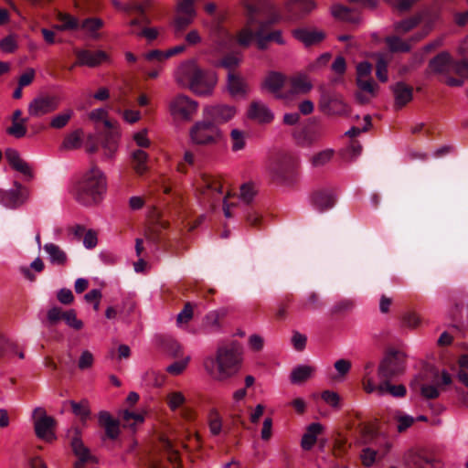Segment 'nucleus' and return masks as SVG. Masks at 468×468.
I'll use <instances>...</instances> for the list:
<instances>
[{
  "instance_id": "obj_1",
  "label": "nucleus",
  "mask_w": 468,
  "mask_h": 468,
  "mask_svg": "<svg viewBox=\"0 0 468 468\" xmlns=\"http://www.w3.org/2000/svg\"><path fill=\"white\" fill-rule=\"evenodd\" d=\"M242 348L233 341L218 346L215 356L204 359L203 367L207 375L218 381H224L233 377L240 368Z\"/></svg>"
},
{
  "instance_id": "obj_2",
  "label": "nucleus",
  "mask_w": 468,
  "mask_h": 468,
  "mask_svg": "<svg viewBox=\"0 0 468 468\" xmlns=\"http://www.w3.org/2000/svg\"><path fill=\"white\" fill-rule=\"evenodd\" d=\"M173 76L179 87L187 88L198 96L211 95L217 84L216 74L202 69L194 59L180 63Z\"/></svg>"
},
{
  "instance_id": "obj_3",
  "label": "nucleus",
  "mask_w": 468,
  "mask_h": 468,
  "mask_svg": "<svg viewBox=\"0 0 468 468\" xmlns=\"http://www.w3.org/2000/svg\"><path fill=\"white\" fill-rule=\"evenodd\" d=\"M107 191V179L104 173L97 166L84 172L73 183L71 194L77 202L83 206L100 203Z\"/></svg>"
},
{
  "instance_id": "obj_4",
  "label": "nucleus",
  "mask_w": 468,
  "mask_h": 468,
  "mask_svg": "<svg viewBox=\"0 0 468 468\" xmlns=\"http://www.w3.org/2000/svg\"><path fill=\"white\" fill-rule=\"evenodd\" d=\"M298 158L290 153H278L268 158L265 173L274 182L291 186L298 179Z\"/></svg>"
},
{
  "instance_id": "obj_5",
  "label": "nucleus",
  "mask_w": 468,
  "mask_h": 468,
  "mask_svg": "<svg viewBox=\"0 0 468 468\" xmlns=\"http://www.w3.org/2000/svg\"><path fill=\"white\" fill-rule=\"evenodd\" d=\"M407 366L406 356L399 351H391L385 355L378 367L379 382L399 381L405 374Z\"/></svg>"
},
{
  "instance_id": "obj_6",
  "label": "nucleus",
  "mask_w": 468,
  "mask_h": 468,
  "mask_svg": "<svg viewBox=\"0 0 468 468\" xmlns=\"http://www.w3.org/2000/svg\"><path fill=\"white\" fill-rule=\"evenodd\" d=\"M198 110V102L183 93L176 94L168 102V112L175 121L191 122Z\"/></svg>"
},
{
  "instance_id": "obj_7",
  "label": "nucleus",
  "mask_w": 468,
  "mask_h": 468,
  "mask_svg": "<svg viewBox=\"0 0 468 468\" xmlns=\"http://www.w3.org/2000/svg\"><path fill=\"white\" fill-rule=\"evenodd\" d=\"M268 0H247V26L240 30L238 36V42L240 46L248 47L256 37L251 27L257 22L256 16L264 11Z\"/></svg>"
},
{
  "instance_id": "obj_8",
  "label": "nucleus",
  "mask_w": 468,
  "mask_h": 468,
  "mask_svg": "<svg viewBox=\"0 0 468 468\" xmlns=\"http://www.w3.org/2000/svg\"><path fill=\"white\" fill-rule=\"evenodd\" d=\"M190 140L197 145L217 144L220 138L218 127L210 121L197 122L189 130Z\"/></svg>"
},
{
  "instance_id": "obj_9",
  "label": "nucleus",
  "mask_w": 468,
  "mask_h": 468,
  "mask_svg": "<svg viewBox=\"0 0 468 468\" xmlns=\"http://www.w3.org/2000/svg\"><path fill=\"white\" fill-rule=\"evenodd\" d=\"M29 197L30 190L17 181L14 182V187L11 189H0V204L8 209L19 208Z\"/></svg>"
},
{
  "instance_id": "obj_10",
  "label": "nucleus",
  "mask_w": 468,
  "mask_h": 468,
  "mask_svg": "<svg viewBox=\"0 0 468 468\" xmlns=\"http://www.w3.org/2000/svg\"><path fill=\"white\" fill-rule=\"evenodd\" d=\"M34 420V428L36 435L46 441H52L56 439L54 433V427L56 425V420L53 417L47 415V412L44 408L37 407L33 411Z\"/></svg>"
},
{
  "instance_id": "obj_11",
  "label": "nucleus",
  "mask_w": 468,
  "mask_h": 468,
  "mask_svg": "<svg viewBox=\"0 0 468 468\" xmlns=\"http://www.w3.org/2000/svg\"><path fill=\"white\" fill-rule=\"evenodd\" d=\"M410 31V20L405 19L394 25V34L385 38L388 50L392 53H404L410 51V40L402 34Z\"/></svg>"
},
{
  "instance_id": "obj_12",
  "label": "nucleus",
  "mask_w": 468,
  "mask_h": 468,
  "mask_svg": "<svg viewBox=\"0 0 468 468\" xmlns=\"http://www.w3.org/2000/svg\"><path fill=\"white\" fill-rule=\"evenodd\" d=\"M58 105L55 96H37L29 102L27 112L31 117H40L54 112Z\"/></svg>"
},
{
  "instance_id": "obj_13",
  "label": "nucleus",
  "mask_w": 468,
  "mask_h": 468,
  "mask_svg": "<svg viewBox=\"0 0 468 468\" xmlns=\"http://www.w3.org/2000/svg\"><path fill=\"white\" fill-rule=\"evenodd\" d=\"M434 23L433 16L427 10L411 16V40H420L429 34Z\"/></svg>"
},
{
  "instance_id": "obj_14",
  "label": "nucleus",
  "mask_w": 468,
  "mask_h": 468,
  "mask_svg": "<svg viewBox=\"0 0 468 468\" xmlns=\"http://www.w3.org/2000/svg\"><path fill=\"white\" fill-rule=\"evenodd\" d=\"M394 381H383L372 383L370 380L367 383V394L376 393L378 396L382 397L390 395L394 398H403L407 395V388L403 384H393Z\"/></svg>"
},
{
  "instance_id": "obj_15",
  "label": "nucleus",
  "mask_w": 468,
  "mask_h": 468,
  "mask_svg": "<svg viewBox=\"0 0 468 468\" xmlns=\"http://www.w3.org/2000/svg\"><path fill=\"white\" fill-rule=\"evenodd\" d=\"M71 448L78 460L74 463L73 468H86L85 464L92 462L94 457L90 454V450L83 444L79 430H74V437L71 439Z\"/></svg>"
},
{
  "instance_id": "obj_16",
  "label": "nucleus",
  "mask_w": 468,
  "mask_h": 468,
  "mask_svg": "<svg viewBox=\"0 0 468 468\" xmlns=\"http://www.w3.org/2000/svg\"><path fill=\"white\" fill-rule=\"evenodd\" d=\"M313 88V84L309 78L303 73L293 75L289 80V90L283 96L285 99H290L294 95L305 94Z\"/></svg>"
},
{
  "instance_id": "obj_17",
  "label": "nucleus",
  "mask_w": 468,
  "mask_h": 468,
  "mask_svg": "<svg viewBox=\"0 0 468 468\" xmlns=\"http://www.w3.org/2000/svg\"><path fill=\"white\" fill-rule=\"evenodd\" d=\"M5 155L8 164L14 170L23 174L29 179L34 177L31 166L20 156L17 150L7 148L5 152Z\"/></svg>"
},
{
  "instance_id": "obj_18",
  "label": "nucleus",
  "mask_w": 468,
  "mask_h": 468,
  "mask_svg": "<svg viewBox=\"0 0 468 468\" xmlns=\"http://www.w3.org/2000/svg\"><path fill=\"white\" fill-rule=\"evenodd\" d=\"M75 54L77 56V65L90 68L101 65L107 58L106 53L102 50L91 52L87 49H79L75 51Z\"/></svg>"
},
{
  "instance_id": "obj_19",
  "label": "nucleus",
  "mask_w": 468,
  "mask_h": 468,
  "mask_svg": "<svg viewBox=\"0 0 468 468\" xmlns=\"http://www.w3.org/2000/svg\"><path fill=\"white\" fill-rule=\"evenodd\" d=\"M248 118L259 123H269L273 120V113L269 107L260 101H252L248 109Z\"/></svg>"
},
{
  "instance_id": "obj_20",
  "label": "nucleus",
  "mask_w": 468,
  "mask_h": 468,
  "mask_svg": "<svg viewBox=\"0 0 468 468\" xmlns=\"http://www.w3.org/2000/svg\"><path fill=\"white\" fill-rule=\"evenodd\" d=\"M205 113L216 124V122H225L232 119L236 114V109L229 105H217L206 108Z\"/></svg>"
},
{
  "instance_id": "obj_21",
  "label": "nucleus",
  "mask_w": 468,
  "mask_h": 468,
  "mask_svg": "<svg viewBox=\"0 0 468 468\" xmlns=\"http://www.w3.org/2000/svg\"><path fill=\"white\" fill-rule=\"evenodd\" d=\"M98 421L101 426L105 434L109 439L115 440L120 433V422L118 420L112 418V416L105 410L100 411L98 414Z\"/></svg>"
},
{
  "instance_id": "obj_22",
  "label": "nucleus",
  "mask_w": 468,
  "mask_h": 468,
  "mask_svg": "<svg viewBox=\"0 0 468 468\" xmlns=\"http://www.w3.org/2000/svg\"><path fill=\"white\" fill-rule=\"evenodd\" d=\"M312 206L319 212H324L334 207L335 196L328 190H320L313 193L311 197Z\"/></svg>"
},
{
  "instance_id": "obj_23",
  "label": "nucleus",
  "mask_w": 468,
  "mask_h": 468,
  "mask_svg": "<svg viewBox=\"0 0 468 468\" xmlns=\"http://www.w3.org/2000/svg\"><path fill=\"white\" fill-rule=\"evenodd\" d=\"M226 315L227 310L224 308L207 313L203 319V330L207 334L219 332L221 329L219 321Z\"/></svg>"
},
{
  "instance_id": "obj_24",
  "label": "nucleus",
  "mask_w": 468,
  "mask_h": 468,
  "mask_svg": "<svg viewBox=\"0 0 468 468\" xmlns=\"http://www.w3.org/2000/svg\"><path fill=\"white\" fill-rule=\"evenodd\" d=\"M451 383L452 377L450 373L447 370L443 369L441 372V384L438 382L423 384L420 388L421 395L426 399H436L440 396L441 393L440 387L442 385L447 386L450 385Z\"/></svg>"
},
{
  "instance_id": "obj_25",
  "label": "nucleus",
  "mask_w": 468,
  "mask_h": 468,
  "mask_svg": "<svg viewBox=\"0 0 468 468\" xmlns=\"http://www.w3.org/2000/svg\"><path fill=\"white\" fill-rule=\"evenodd\" d=\"M48 256L51 264L57 266H64L68 262L67 253L55 243H46L43 247Z\"/></svg>"
},
{
  "instance_id": "obj_26",
  "label": "nucleus",
  "mask_w": 468,
  "mask_h": 468,
  "mask_svg": "<svg viewBox=\"0 0 468 468\" xmlns=\"http://www.w3.org/2000/svg\"><path fill=\"white\" fill-rule=\"evenodd\" d=\"M292 34L296 39L303 42L305 46L317 44L324 38V32L317 30H307L300 28L293 30Z\"/></svg>"
},
{
  "instance_id": "obj_27",
  "label": "nucleus",
  "mask_w": 468,
  "mask_h": 468,
  "mask_svg": "<svg viewBox=\"0 0 468 468\" xmlns=\"http://www.w3.org/2000/svg\"><path fill=\"white\" fill-rule=\"evenodd\" d=\"M323 431V426L318 422L311 423L307 431L303 435L301 440V446L303 450L309 451L315 444L317 436Z\"/></svg>"
},
{
  "instance_id": "obj_28",
  "label": "nucleus",
  "mask_w": 468,
  "mask_h": 468,
  "mask_svg": "<svg viewBox=\"0 0 468 468\" xmlns=\"http://www.w3.org/2000/svg\"><path fill=\"white\" fill-rule=\"evenodd\" d=\"M395 97V108L401 109L410 101V87L403 81H398L392 87Z\"/></svg>"
},
{
  "instance_id": "obj_29",
  "label": "nucleus",
  "mask_w": 468,
  "mask_h": 468,
  "mask_svg": "<svg viewBox=\"0 0 468 468\" xmlns=\"http://www.w3.org/2000/svg\"><path fill=\"white\" fill-rule=\"evenodd\" d=\"M315 368L309 365H298L290 375V380L292 384H302L312 378Z\"/></svg>"
},
{
  "instance_id": "obj_30",
  "label": "nucleus",
  "mask_w": 468,
  "mask_h": 468,
  "mask_svg": "<svg viewBox=\"0 0 468 468\" xmlns=\"http://www.w3.org/2000/svg\"><path fill=\"white\" fill-rule=\"evenodd\" d=\"M322 110L328 114H343L347 111L346 103L337 97H330L322 102Z\"/></svg>"
},
{
  "instance_id": "obj_31",
  "label": "nucleus",
  "mask_w": 468,
  "mask_h": 468,
  "mask_svg": "<svg viewBox=\"0 0 468 468\" xmlns=\"http://www.w3.org/2000/svg\"><path fill=\"white\" fill-rule=\"evenodd\" d=\"M289 8L295 16H303L311 13L315 8V4L313 0H294Z\"/></svg>"
},
{
  "instance_id": "obj_32",
  "label": "nucleus",
  "mask_w": 468,
  "mask_h": 468,
  "mask_svg": "<svg viewBox=\"0 0 468 468\" xmlns=\"http://www.w3.org/2000/svg\"><path fill=\"white\" fill-rule=\"evenodd\" d=\"M228 89L232 96L243 95L246 93L247 85L242 78L233 73H229Z\"/></svg>"
},
{
  "instance_id": "obj_33",
  "label": "nucleus",
  "mask_w": 468,
  "mask_h": 468,
  "mask_svg": "<svg viewBox=\"0 0 468 468\" xmlns=\"http://www.w3.org/2000/svg\"><path fill=\"white\" fill-rule=\"evenodd\" d=\"M103 27V21L101 18L90 17L84 19L80 24V28L86 31L90 37L98 38L97 31Z\"/></svg>"
},
{
  "instance_id": "obj_34",
  "label": "nucleus",
  "mask_w": 468,
  "mask_h": 468,
  "mask_svg": "<svg viewBox=\"0 0 468 468\" xmlns=\"http://www.w3.org/2000/svg\"><path fill=\"white\" fill-rule=\"evenodd\" d=\"M133 169L138 175H144L147 169L148 154L144 150H136L132 154Z\"/></svg>"
},
{
  "instance_id": "obj_35",
  "label": "nucleus",
  "mask_w": 468,
  "mask_h": 468,
  "mask_svg": "<svg viewBox=\"0 0 468 468\" xmlns=\"http://www.w3.org/2000/svg\"><path fill=\"white\" fill-rule=\"evenodd\" d=\"M438 468L434 459L426 453L411 452V468Z\"/></svg>"
},
{
  "instance_id": "obj_36",
  "label": "nucleus",
  "mask_w": 468,
  "mask_h": 468,
  "mask_svg": "<svg viewBox=\"0 0 468 468\" xmlns=\"http://www.w3.org/2000/svg\"><path fill=\"white\" fill-rule=\"evenodd\" d=\"M208 429L212 436H218L223 431V420L217 410H211L208 414Z\"/></svg>"
},
{
  "instance_id": "obj_37",
  "label": "nucleus",
  "mask_w": 468,
  "mask_h": 468,
  "mask_svg": "<svg viewBox=\"0 0 468 468\" xmlns=\"http://www.w3.org/2000/svg\"><path fill=\"white\" fill-rule=\"evenodd\" d=\"M279 20V16L273 17L271 20L267 22H261L259 28L255 31V39L257 41V46L260 49L264 50L268 47V43L270 42L267 38V36L264 34V29L267 26L276 23Z\"/></svg>"
},
{
  "instance_id": "obj_38",
  "label": "nucleus",
  "mask_w": 468,
  "mask_h": 468,
  "mask_svg": "<svg viewBox=\"0 0 468 468\" xmlns=\"http://www.w3.org/2000/svg\"><path fill=\"white\" fill-rule=\"evenodd\" d=\"M284 83V76L281 73L272 72L268 75L264 86L271 92H278Z\"/></svg>"
},
{
  "instance_id": "obj_39",
  "label": "nucleus",
  "mask_w": 468,
  "mask_h": 468,
  "mask_svg": "<svg viewBox=\"0 0 468 468\" xmlns=\"http://www.w3.org/2000/svg\"><path fill=\"white\" fill-rule=\"evenodd\" d=\"M74 112L71 109H66L62 112L55 115L50 121V127L54 129H62L73 116Z\"/></svg>"
},
{
  "instance_id": "obj_40",
  "label": "nucleus",
  "mask_w": 468,
  "mask_h": 468,
  "mask_svg": "<svg viewBox=\"0 0 468 468\" xmlns=\"http://www.w3.org/2000/svg\"><path fill=\"white\" fill-rule=\"evenodd\" d=\"M376 76L381 82H387L388 80V61L386 60L383 54H376Z\"/></svg>"
},
{
  "instance_id": "obj_41",
  "label": "nucleus",
  "mask_w": 468,
  "mask_h": 468,
  "mask_svg": "<svg viewBox=\"0 0 468 468\" xmlns=\"http://www.w3.org/2000/svg\"><path fill=\"white\" fill-rule=\"evenodd\" d=\"M332 14L336 18L349 21L354 24L358 23L360 20L357 16H355L348 8L342 5H335L332 8Z\"/></svg>"
},
{
  "instance_id": "obj_42",
  "label": "nucleus",
  "mask_w": 468,
  "mask_h": 468,
  "mask_svg": "<svg viewBox=\"0 0 468 468\" xmlns=\"http://www.w3.org/2000/svg\"><path fill=\"white\" fill-rule=\"evenodd\" d=\"M334 154L335 152L333 149H325L315 154L311 159L312 165L314 167L324 166V165L331 161V159L334 156Z\"/></svg>"
},
{
  "instance_id": "obj_43",
  "label": "nucleus",
  "mask_w": 468,
  "mask_h": 468,
  "mask_svg": "<svg viewBox=\"0 0 468 468\" xmlns=\"http://www.w3.org/2000/svg\"><path fill=\"white\" fill-rule=\"evenodd\" d=\"M27 118H22L19 122H12V125L6 129V133L17 139L24 137L27 134Z\"/></svg>"
},
{
  "instance_id": "obj_44",
  "label": "nucleus",
  "mask_w": 468,
  "mask_h": 468,
  "mask_svg": "<svg viewBox=\"0 0 468 468\" xmlns=\"http://www.w3.org/2000/svg\"><path fill=\"white\" fill-rule=\"evenodd\" d=\"M352 364L349 360L341 358L335 362L334 367L337 372V375L333 378L335 380H343L346 376L349 373Z\"/></svg>"
},
{
  "instance_id": "obj_45",
  "label": "nucleus",
  "mask_w": 468,
  "mask_h": 468,
  "mask_svg": "<svg viewBox=\"0 0 468 468\" xmlns=\"http://www.w3.org/2000/svg\"><path fill=\"white\" fill-rule=\"evenodd\" d=\"M69 403L72 408V412L76 416H79L82 420H85L89 418L90 410L89 409V404L87 400H82L80 402L71 400Z\"/></svg>"
},
{
  "instance_id": "obj_46",
  "label": "nucleus",
  "mask_w": 468,
  "mask_h": 468,
  "mask_svg": "<svg viewBox=\"0 0 468 468\" xmlns=\"http://www.w3.org/2000/svg\"><path fill=\"white\" fill-rule=\"evenodd\" d=\"M81 145V131L77 130L69 133L63 140L62 146L65 149H77Z\"/></svg>"
},
{
  "instance_id": "obj_47",
  "label": "nucleus",
  "mask_w": 468,
  "mask_h": 468,
  "mask_svg": "<svg viewBox=\"0 0 468 468\" xmlns=\"http://www.w3.org/2000/svg\"><path fill=\"white\" fill-rule=\"evenodd\" d=\"M194 18V16L178 13L174 20L176 34H179L184 31L193 22Z\"/></svg>"
},
{
  "instance_id": "obj_48",
  "label": "nucleus",
  "mask_w": 468,
  "mask_h": 468,
  "mask_svg": "<svg viewBox=\"0 0 468 468\" xmlns=\"http://www.w3.org/2000/svg\"><path fill=\"white\" fill-rule=\"evenodd\" d=\"M102 147L104 154L107 158H112L118 148L117 136L115 134H109L106 136Z\"/></svg>"
},
{
  "instance_id": "obj_49",
  "label": "nucleus",
  "mask_w": 468,
  "mask_h": 468,
  "mask_svg": "<svg viewBox=\"0 0 468 468\" xmlns=\"http://www.w3.org/2000/svg\"><path fill=\"white\" fill-rule=\"evenodd\" d=\"M230 138L232 142V150L237 152L242 150L245 147V135L244 133L239 129H232L230 133Z\"/></svg>"
},
{
  "instance_id": "obj_50",
  "label": "nucleus",
  "mask_w": 468,
  "mask_h": 468,
  "mask_svg": "<svg viewBox=\"0 0 468 468\" xmlns=\"http://www.w3.org/2000/svg\"><path fill=\"white\" fill-rule=\"evenodd\" d=\"M319 298L318 295L314 292H311L307 295L305 299H303L299 304H298V310L303 311V310H309V309H315L319 307Z\"/></svg>"
},
{
  "instance_id": "obj_51",
  "label": "nucleus",
  "mask_w": 468,
  "mask_h": 468,
  "mask_svg": "<svg viewBox=\"0 0 468 468\" xmlns=\"http://www.w3.org/2000/svg\"><path fill=\"white\" fill-rule=\"evenodd\" d=\"M63 320L67 325L75 330H80L83 327L82 321L77 318L76 312L73 309L64 312Z\"/></svg>"
},
{
  "instance_id": "obj_52",
  "label": "nucleus",
  "mask_w": 468,
  "mask_h": 468,
  "mask_svg": "<svg viewBox=\"0 0 468 468\" xmlns=\"http://www.w3.org/2000/svg\"><path fill=\"white\" fill-rule=\"evenodd\" d=\"M186 402L184 394L180 391L171 392L167 396V404L172 410H176Z\"/></svg>"
},
{
  "instance_id": "obj_53",
  "label": "nucleus",
  "mask_w": 468,
  "mask_h": 468,
  "mask_svg": "<svg viewBox=\"0 0 468 468\" xmlns=\"http://www.w3.org/2000/svg\"><path fill=\"white\" fill-rule=\"evenodd\" d=\"M356 84L362 91L369 93L371 97L375 96L378 85L372 78H360L356 80Z\"/></svg>"
},
{
  "instance_id": "obj_54",
  "label": "nucleus",
  "mask_w": 468,
  "mask_h": 468,
  "mask_svg": "<svg viewBox=\"0 0 468 468\" xmlns=\"http://www.w3.org/2000/svg\"><path fill=\"white\" fill-rule=\"evenodd\" d=\"M255 194L256 190L252 184L247 183L240 186L239 198L242 202L250 204L253 200Z\"/></svg>"
},
{
  "instance_id": "obj_55",
  "label": "nucleus",
  "mask_w": 468,
  "mask_h": 468,
  "mask_svg": "<svg viewBox=\"0 0 468 468\" xmlns=\"http://www.w3.org/2000/svg\"><path fill=\"white\" fill-rule=\"evenodd\" d=\"M190 360V356H186L184 359L175 361L166 367V371L174 376L181 374L187 367Z\"/></svg>"
},
{
  "instance_id": "obj_56",
  "label": "nucleus",
  "mask_w": 468,
  "mask_h": 468,
  "mask_svg": "<svg viewBox=\"0 0 468 468\" xmlns=\"http://www.w3.org/2000/svg\"><path fill=\"white\" fill-rule=\"evenodd\" d=\"M321 397L323 400L334 409H339L340 407V396L331 390H324L322 392Z\"/></svg>"
},
{
  "instance_id": "obj_57",
  "label": "nucleus",
  "mask_w": 468,
  "mask_h": 468,
  "mask_svg": "<svg viewBox=\"0 0 468 468\" xmlns=\"http://www.w3.org/2000/svg\"><path fill=\"white\" fill-rule=\"evenodd\" d=\"M145 380L154 387H160L165 383V375L156 370H149L145 373Z\"/></svg>"
},
{
  "instance_id": "obj_58",
  "label": "nucleus",
  "mask_w": 468,
  "mask_h": 468,
  "mask_svg": "<svg viewBox=\"0 0 468 468\" xmlns=\"http://www.w3.org/2000/svg\"><path fill=\"white\" fill-rule=\"evenodd\" d=\"M176 11L179 14L190 15L196 16L194 8V0H181L178 2Z\"/></svg>"
},
{
  "instance_id": "obj_59",
  "label": "nucleus",
  "mask_w": 468,
  "mask_h": 468,
  "mask_svg": "<svg viewBox=\"0 0 468 468\" xmlns=\"http://www.w3.org/2000/svg\"><path fill=\"white\" fill-rule=\"evenodd\" d=\"M394 419L397 421V430L399 432L405 431L410 428V415L402 414L400 411L397 410L394 413Z\"/></svg>"
},
{
  "instance_id": "obj_60",
  "label": "nucleus",
  "mask_w": 468,
  "mask_h": 468,
  "mask_svg": "<svg viewBox=\"0 0 468 468\" xmlns=\"http://www.w3.org/2000/svg\"><path fill=\"white\" fill-rule=\"evenodd\" d=\"M93 355L89 350H84L79 358L78 367L81 370L90 368L93 365Z\"/></svg>"
},
{
  "instance_id": "obj_61",
  "label": "nucleus",
  "mask_w": 468,
  "mask_h": 468,
  "mask_svg": "<svg viewBox=\"0 0 468 468\" xmlns=\"http://www.w3.org/2000/svg\"><path fill=\"white\" fill-rule=\"evenodd\" d=\"M60 20L63 24L57 27L59 30L76 29L79 27L78 19L70 15H61Z\"/></svg>"
},
{
  "instance_id": "obj_62",
  "label": "nucleus",
  "mask_w": 468,
  "mask_h": 468,
  "mask_svg": "<svg viewBox=\"0 0 468 468\" xmlns=\"http://www.w3.org/2000/svg\"><path fill=\"white\" fill-rule=\"evenodd\" d=\"M193 317V306L190 303H186L183 308V310L177 314L176 322L177 324H186Z\"/></svg>"
},
{
  "instance_id": "obj_63",
  "label": "nucleus",
  "mask_w": 468,
  "mask_h": 468,
  "mask_svg": "<svg viewBox=\"0 0 468 468\" xmlns=\"http://www.w3.org/2000/svg\"><path fill=\"white\" fill-rule=\"evenodd\" d=\"M122 418L124 420V425L133 427L136 423H141L144 421V417L141 414L130 412L125 410L122 414Z\"/></svg>"
},
{
  "instance_id": "obj_64",
  "label": "nucleus",
  "mask_w": 468,
  "mask_h": 468,
  "mask_svg": "<svg viewBox=\"0 0 468 468\" xmlns=\"http://www.w3.org/2000/svg\"><path fill=\"white\" fill-rule=\"evenodd\" d=\"M372 65L367 61L358 63L356 66V80L371 78Z\"/></svg>"
}]
</instances>
